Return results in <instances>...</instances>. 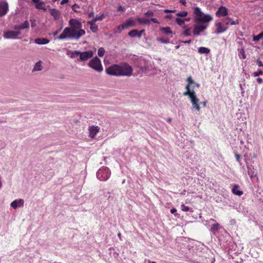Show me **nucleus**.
I'll use <instances>...</instances> for the list:
<instances>
[{
  "instance_id": "obj_1",
  "label": "nucleus",
  "mask_w": 263,
  "mask_h": 263,
  "mask_svg": "<svg viewBox=\"0 0 263 263\" xmlns=\"http://www.w3.org/2000/svg\"><path fill=\"white\" fill-rule=\"evenodd\" d=\"M69 27L64 28L62 33L57 37L59 40L66 39H74L77 41L85 34L82 29V23L77 19L71 18L69 21Z\"/></svg>"
},
{
  "instance_id": "obj_2",
  "label": "nucleus",
  "mask_w": 263,
  "mask_h": 263,
  "mask_svg": "<svg viewBox=\"0 0 263 263\" xmlns=\"http://www.w3.org/2000/svg\"><path fill=\"white\" fill-rule=\"evenodd\" d=\"M194 9L196 22L198 24L195 26L193 34L198 35L201 32L206 28L208 26L206 23L211 21L212 17L209 14L204 15L199 7H194Z\"/></svg>"
},
{
  "instance_id": "obj_3",
  "label": "nucleus",
  "mask_w": 263,
  "mask_h": 263,
  "mask_svg": "<svg viewBox=\"0 0 263 263\" xmlns=\"http://www.w3.org/2000/svg\"><path fill=\"white\" fill-rule=\"evenodd\" d=\"M106 72L108 74L111 76H129L133 72V69L127 64L122 66L113 65L106 68Z\"/></svg>"
},
{
  "instance_id": "obj_4",
  "label": "nucleus",
  "mask_w": 263,
  "mask_h": 263,
  "mask_svg": "<svg viewBox=\"0 0 263 263\" xmlns=\"http://www.w3.org/2000/svg\"><path fill=\"white\" fill-rule=\"evenodd\" d=\"M88 65L89 67L98 72H101L103 71V67L101 60L97 57L91 59L88 62Z\"/></svg>"
},
{
  "instance_id": "obj_5",
  "label": "nucleus",
  "mask_w": 263,
  "mask_h": 263,
  "mask_svg": "<svg viewBox=\"0 0 263 263\" xmlns=\"http://www.w3.org/2000/svg\"><path fill=\"white\" fill-rule=\"evenodd\" d=\"M110 174V171L106 167L100 169L97 172V177L101 181L106 180Z\"/></svg>"
},
{
  "instance_id": "obj_6",
  "label": "nucleus",
  "mask_w": 263,
  "mask_h": 263,
  "mask_svg": "<svg viewBox=\"0 0 263 263\" xmlns=\"http://www.w3.org/2000/svg\"><path fill=\"white\" fill-rule=\"evenodd\" d=\"M191 102L192 104L193 107L197 110H200V106L199 104V99H198L195 91L192 89L191 96L190 98Z\"/></svg>"
},
{
  "instance_id": "obj_7",
  "label": "nucleus",
  "mask_w": 263,
  "mask_h": 263,
  "mask_svg": "<svg viewBox=\"0 0 263 263\" xmlns=\"http://www.w3.org/2000/svg\"><path fill=\"white\" fill-rule=\"evenodd\" d=\"M93 55V52L89 50L85 52H81L80 54V60L81 61H85L88 59L92 58Z\"/></svg>"
},
{
  "instance_id": "obj_8",
  "label": "nucleus",
  "mask_w": 263,
  "mask_h": 263,
  "mask_svg": "<svg viewBox=\"0 0 263 263\" xmlns=\"http://www.w3.org/2000/svg\"><path fill=\"white\" fill-rule=\"evenodd\" d=\"M20 34V31H7L4 32L3 36L5 39H15Z\"/></svg>"
},
{
  "instance_id": "obj_9",
  "label": "nucleus",
  "mask_w": 263,
  "mask_h": 263,
  "mask_svg": "<svg viewBox=\"0 0 263 263\" xmlns=\"http://www.w3.org/2000/svg\"><path fill=\"white\" fill-rule=\"evenodd\" d=\"M100 127L98 126H90L88 127L89 137L91 138L94 139L97 134L100 131Z\"/></svg>"
},
{
  "instance_id": "obj_10",
  "label": "nucleus",
  "mask_w": 263,
  "mask_h": 263,
  "mask_svg": "<svg viewBox=\"0 0 263 263\" xmlns=\"http://www.w3.org/2000/svg\"><path fill=\"white\" fill-rule=\"evenodd\" d=\"M8 10V4L6 2L0 3V16L5 15Z\"/></svg>"
},
{
  "instance_id": "obj_11",
  "label": "nucleus",
  "mask_w": 263,
  "mask_h": 263,
  "mask_svg": "<svg viewBox=\"0 0 263 263\" xmlns=\"http://www.w3.org/2000/svg\"><path fill=\"white\" fill-rule=\"evenodd\" d=\"M48 10L50 11V14L53 17L55 20H58L61 16V12L58 9L50 8L49 6H47Z\"/></svg>"
},
{
  "instance_id": "obj_12",
  "label": "nucleus",
  "mask_w": 263,
  "mask_h": 263,
  "mask_svg": "<svg viewBox=\"0 0 263 263\" xmlns=\"http://www.w3.org/2000/svg\"><path fill=\"white\" fill-rule=\"evenodd\" d=\"M216 14L217 16H224L228 14V9L224 6H220L217 11Z\"/></svg>"
},
{
  "instance_id": "obj_13",
  "label": "nucleus",
  "mask_w": 263,
  "mask_h": 263,
  "mask_svg": "<svg viewBox=\"0 0 263 263\" xmlns=\"http://www.w3.org/2000/svg\"><path fill=\"white\" fill-rule=\"evenodd\" d=\"M29 26V22L27 21H26L22 24L14 26V29L16 31H20L21 29L28 28Z\"/></svg>"
},
{
  "instance_id": "obj_14",
  "label": "nucleus",
  "mask_w": 263,
  "mask_h": 263,
  "mask_svg": "<svg viewBox=\"0 0 263 263\" xmlns=\"http://www.w3.org/2000/svg\"><path fill=\"white\" fill-rule=\"evenodd\" d=\"M24 200L22 199H20L18 200H15L11 202V206L14 209H16L18 206H22L24 204Z\"/></svg>"
},
{
  "instance_id": "obj_15",
  "label": "nucleus",
  "mask_w": 263,
  "mask_h": 263,
  "mask_svg": "<svg viewBox=\"0 0 263 263\" xmlns=\"http://www.w3.org/2000/svg\"><path fill=\"white\" fill-rule=\"evenodd\" d=\"M126 29L128 28L129 27H135L136 26V23L135 21H134L132 18H129L126 21V22L123 23Z\"/></svg>"
},
{
  "instance_id": "obj_16",
  "label": "nucleus",
  "mask_w": 263,
  "mask_h": 263,
  "mask_svg": "<svg viewBox=\"0 0 263 263\" xmlns=\"http://www.w3.org/2000/svg\"><path fill=\"white\" fill-rule=\"evenodd\" d=\"M49 42V41L45 38H37L35 40V43L39 45H45Z\"/></svg>"
},
{
  "instance_id": "obj_17",
  "label": "nucleus",
  "mask_w": 263,
  "mask_h": 263,
  "mask_svg": "<svg viewBox=\"0 0 263 263\" xmlns=\"http://www.w3.org/2000/svg\"><path fill=\"white\" fill-rule=\"evenodd\" d=\"M216 27H217L216 32L217 33H222V32L225 31L226 30V29H227L226 27H224L222 26V24H221V23H217L216 24Z\"/></svg>"
},
{
  "instance_id": "obj_18",
  "label": "nucleus",
  "mask_w": 263,
  "mask_h": 263,
  "mask_svg": "<svg viewBox=\"0 0 263 263\" xmlns=\"http://www.w3.org/2000/svg\"><path fill=\"white\" fill-rule=\"evenodd\" d=\"M43 67L42 66V61H40L35 63L34 66V67L32 69V72L34 71H38L42 70Z\"/></svg>"
},
{
  "instance_id": "obj_19",
  "label": "nucleus",
  "mask_w": 263,
  "mask_h": 263,
  "mask_svg": "<svg viewBox=\"0 0 263 263\" xmlns=\"http://www.w3.org/2000/svg\"><path fill=\"white\" fill-rule=\"evenodd\" d=\"M128 35L132 37H141V34L138 33V31L137 29L129 31L128 33Z\"/></svg>"
},
{
  "instance_id": "obj_20",
  "label": "nucleus",
  "mask_w": 263,
  "mask_h": 263,
  "mask_svg": "<svg viewBox=\"0 0 263 263\" xmlns=\"http://www.w3.org/2000/svg\"><path fill=\"white\" fill-rule=\"evenodd\" d=\"M35 8L37 9H42L44 11H46L48 7H46L44 4V2H41L35 5Z\"/></svg>"
},
{
  "instance_id": "obj_21",
  "label": "nucleus",
  "mask_w": 263,
  "mask_h": 263,
  "mask_svg": "<svg viewBox=\"0 0 263 263\" xmlns=\"http://www.w3.org/2000/svg\"><path fill=\"white\" fill-rule=\"evenodd\" d=\"M198 52L200 54H208L210 52V50L206 47H201L198 48Z\"/></svg>"
},
{
  "instance_id": "obj_22",
  "label": "nucleus",
  "mask_w": 263,
  "mask_h": 263,
  "mask_svg": "<svg viewBox=\"0 0 263 263\" xmlns=\"http://www.w3.org/2000/svg\"><path fill=\"white\" fill-rule=\"evenodd\" d=\"M160 30L165 34H172V31L171 29L169 27H161Z\"/></svg>"
},
{
  "instance_id": "obj_23",
  "label": "nucleus",
  "mask_w": 263,
  "mask_h": 263,
  "mask_svg": "<svg viewBox=\"0 0 263 263\" xmlns=\"http://www.w3.org/2000/svg\"><path fill=\"white\" fill-rule=\"evenodd\" d=\"M238 186L237 185H235L234 187L232 189V192L233 194L237 195L238 196H241L242 195L243 192L241 191L237 190Z\"/></svg>"
},
{
  "instance_id": "obj_24",
  "label": "nucleus",
  "mask_w": 263,
  "mask_h": 263,
  "mask_svg": "<svg viewBox=\"0 0 263 263\" xmlns=\"http://www.w3.org/2000/svg\"><path fill=\"white\" fill-rule=\"evenodd\" d=\"M220 228V226L218 223H215L212 226L210 230L212 232H215L218 231Z\"/></svg>"
},
{
  "instance_id": "obj_25",
  "label": "nucleus",
  "mask_w": 263,
  "mask_h": 263,
  "mask_svg": "<svg viewBox=\"0 0 263 263\" xmlns=\"http://www.w3.org/2000/svg\"><path fill=\"white\" fill-rule=\"evenodd\" d=\"M137 20L140 24H148L150 23V20L147 18H138Z\"/></svg>"
},
{
  "instance_id": "obj_26",
  "label": "nucleus",
  "mask_w": 263,
  "mask_h": 263,
  "mask_svg": "<svg viewBox=\"0 0 263 263\" xmlns=\"http://www.w3.org/2000/svg\"><path fill=\"white\" fill-rule=\"evenodd\" d=\"M80 52H81V51H77V50L71 51L70 57L71 58H74L76 56H78V55L80 56Z\"/></svg>"
},
{
  "instance_id": "obj_27",
  "label": "nucleus",
  "mask_w": 263,
  "mask_h": 263,
  "mask_svg": "<svg viewBox=\"0 0 263 263\" xmlns=\"http://www.w3.org/2000/svg\"><path fill=\"white\" fill-rule=\"evenodd\" d=\"M263 37V31L257 35L253 36L254 41H258L260 39Z\"/></svg>"
},
{
  "instance_id": "obj_28",
  "label": "nucleus",
  "mask_w": 263,
  "mask_h": 263,
  "mask_svg": "<svg viewBox=\"0 0 263 263\" xmlns=\"http://www.w3.org/2000/svg\"><path fill=\"white\" fill-rule=\"evenodd\" d=\"M105 49L103 47H100L98 50V54L99 57H102L104 55Z\"/></svg>"
},
{
  "instance_id": "obj_29",
  "label": "nucleus",
  "mask_w": 263,
  "mask_h": 263,
  "mask_svg": "<svg viewBox=\"0 0 263 263\" xmlns=\"http://www.w3.org/2000/svg\"><path fill=\"white\" fill-rule=\"evenodd\" d=\"M90 29L93 32H97L98 30V26L96 24H91V26H90Z\"/></svg>"
},
{
  "instance_id": "obj_30",
  "label": "nucleus",
  "mask_w": 263,
  "mask_h": 263,
  "mask_svg": "<svg viewBox=\"0 0 263 263\" xmlns=\"http://www.w3.org/2000/svg\"><path fill=\"white\" fill-rule=\"evenodd\" d=\"M176 22L179 25L181 26L184 24L185 20H182L180 18L177 17L176 19Z\"/></svg>"
},
{
  "instance_id": "obj_31",
  "label": "nucleus",
  "mask_w": 263,
  "mask_h": 263,
  "mask_svg": "<svg viewBox=\"0 0 263 263\" xmlns=\"http://www.w3.org/2000/svg\"><path fill=\"white\" fill-rule=\"evenodd\" d=\"M187 15V12L185 11H183L179 12L177 13V15L180 17H184Z\"/></svg>"
},
{
  "instance_id": "obj_32",
  "label": "nucleus",
  "mask_w": 263,
  "mask_h": 263,
  "mask_svg": "<svg viewBox=\"0 0 263 263\" xmlns=\"http://www.w3.org/2000/svg\"><path fill=\"white\" fill-rule=\"evenodd\" d=\"M104 14H101L100 16H97L93 18V22L102 20L104 17Z\"/></svg>"
},
{
  "instance_id": "obj_33",
  "label": "nucleus",
  "mask_w": 263,
  "mask_h": 263,
  "mask_svg": "<svg viewBox=\"0 0 263 263\" xmlns=\"http://www.w3.org/2000/svg\"><path fill=\"white\" fill-rule=\"evenodd\" d=\"M80 8V6L77 4H74L72 6V10L76 12H79V11L77 9L78 8Z\"/></svg>"
},
{
  "instance_id": "obj_34",
  "label": "nucleus",
  "mask_w": 263,
  "mask_h": 263,
  "mask_svg": "<svg viewBox=\"0 0 263 263\" xmlns=\"http://www.w3.org/2000/svg\"><path fill=\"white\" fill-rule=\"evenodd\" d=\"M157 40L162 43L167 44L170 42L168 40L164 39L163 38H158Z\"/></svg>"
},
{
  "instance_id": "obj_35",
  "label": "nucleus",
  "mask_w": 263,
  "mask_h": 263,
  "mask_svg": "<svg viewBox=\"0 0 263 263\" xmlns=\"http://www.w3.org/2000/svg\"><path fill=\"white\" fill-rule=\"evenodd\" d=\"M125 29H126V28H125L124 24L119 26L118 27V32L120 33L122 30Z\"/></svg>"
},
{
  "instance_id": "obj_36",
  "label": "nucleus",
  "mask_w": 263,
  "mask_h": 263,
  "mask_svg": "<svg viewBox=\"0 0 263 263\" xmlns=\"http://www.w3.org/2000/svg\"><path fill=\"white\" fill-rule=\"evenodd\" d=\"M187 81L188 82L187 84H189V85H191L192 84L195 83V82L193 80V79H192L191 77H189L187 78Z\"/></svg>"
},
{
  "instance_id": "obj_37",
  "label": "nucleus",
  "mask_w": 263,
  "mask_h": 263,
  "mask_svg": "<svg viewBox=\"0 0 263 263\" xmlns=\"http://www.w3.org/2000/svg\"><path fill=\"white\" fill-rule=\"evenodd\" d=\"M145 15L146 16H153L154 15V12L151 11V10H149L148 11H147L145 13Z\"/></svg>"
},
{
  "instance_id": "obj_38",
  "label": "nucleus",
  "mask_w": 263,
  "mask_h": 263,
  "mask_svg": "<svg viewBox=\"0 0 263 263\" xmlns=\"http://www.w3.org/2000/svg\"><path fill=\"white\" fill-rule=\"evenodd\" d=\"M262 74V71L260 70H258V71L255 72L253 74H254V77H257L260 75H261Z\"/></svg>"
},
{
  "instance_id": "obj_39",
  "label": "nucleus",
  "mask_w": 263,
  "mask_h": 263,
  "mask_svg": "<svg viewBox=\"0 0 263 263\" xmlns=\"http://www.w3.org/2000/svg\"><path fill=\"white\" fill-rule=\"evenodd\" d=\"M30 22H31V25L32 27H34L35 26H36V21L35 20H34V19L30 20Z\"/></svg>"
},
{
  "instance_id": "obj_40",
  "label": "nucleus",
  "mask_w": 263,
  "mask_h": 263,
  "mask_svg": "<svg viewBox=\"0 0 263 263\" xmlns=\"http://www.w3.org/2000/svg\"><path fill=\"white\" fill-rule=\"evenodd\" d=\"M181 206L182 207V211H185V212H187V211H189L190 208L189 206H186L184 204H182Z\"/></svg>"
},
{
  "instance_id": "obj_41",
  "label": "nucleus",
  "mask_w": 263,
  "mask_h": 263,
  "mask_svg": "<svg viewBox=\"0 0 263 263\" xmlns=\"http://www.w3.org/2000/svg\"><path fill=\"white\" fill-rule=\"evenodd\" d=\"M192 91H186L185 92H183V95L184 96H188L189 97V98H190V96H191V94H192Z\"/></svg>"
},
{
  "instance_id": "obj_42",
  "label": "nucleus",
  "mask_w": 263,
  "mask_h": 263,
  "mask_svg": "<svg viewBox=\"0 0 263 263\" xmlns=\"http://www.w3.org/2000/svg\"><path fill=\"white\" fill-rule=\"evenodd\" d=\"M190 29H186L184 32V34L185 36H189L190 35V33H189Z\"/></svg>"
},
{
  "instance_id": "obj_43",
  "label": "nucleus",
  "mask_w": 263,
  "mask_h": 263,
  "mask_svg": "<svg viewBox=\"0 0 263 263\" xmlns=\"http://www.w3.org/2000/svg\"><path fill=\"white\" fill-rule=\"evenodd\" d=\"M151 21L154 22V23L159 24V22L156 18H152L151 19Z\"/></svg>"
},
{
  "instance_id": "obj_44",
  "label": "nucleus",
  "mask_w": 263,
  "mask_h": 263,
  "mask_svg": "<svg viewBox=\"0 0 263 263\" xmlns=\"http://www.w3.org/2000/svg\"><path fill=\"white\" fill-rule=\"evenodd\" d=\"M256 62H257V64H258V65L259 66H262V67H263V64L262 63V62H261L260 60H257V61H256Z\"/></svg>"
},
{
  "instance_id": "obj_45",
  "label": "nucleus",
  "mask_w": 263,
  "mask_h": 263,
  "mask_svg": "<svg viewBox=\"0 0 263 263\" xmlns=\"http://www.w3.org/2000/svg\"><path fill=\"white\" fill-rule=\"evenodd\" d=\"M235 156L236 157V160L238 162H239V161H240V156L238 154H235Z\"/></svg>"
},
{
  "instance_id": "obj_46",
  "label": "nucleus",
  "mask_w": 263,
  "mask_h": 263,
  "mask_svg": "<svg viewBox=\"0 0 263 263\" xmlns=\"http://www.w3.org/2000/svg\"><path fill=\"white\" fill-rule=\"evenodd\" d=\"M185 88L187 91H192V90L190 89V85L187 84L185 86Z\"/></svg>"
},
{
  "instance_id": "obj_47",
  "label": "nucleus",
  "mask_w": 263,
  "mask_h": 263,
  "mask_svg": "<svg viewBox=\"0 0 263 263\" xmlns=\"http://www.w3.org/2000/svg\"><path fill=\"white\" fill-rule=\"evenodd\" d=\"M256 80H257V82L258 83H259V84H261V83H262L263 82L262 79L261 78H257Z\"/></svg>"
},
{
  "instance_id": "obj_48",
  "label": "nucleus",
  "mask_w": 263,
  "mask_h": 263,
  "mask_svg": "<svg viewBox=\"0 0 263 263\" xmlns=\"http://www.w3.org/2000/svg\"><path fill=\"white\" fill-rule=\"evenodd\" d=\"M32 1L35 5L41 2L40 0H32Z\"/></svg>"
},
{
  "instance_id": "obj_49",
  "label": "nucleus",
  "mask_w": 263,
  "mask_h": 263,
  "mask_svg": "<svg viewBox=\"0 0 263 263\" xmlns=\"http://www.w3.org/2000/svg\"><path fill=\"white\" fill-rule=\"evenodd\" d=\"M230 23L232 25H236L238 24V21H232Z\"/></svg>"
},
{
  "instance_id": "obj_50",
  "label": "nucleus",
  "mask_w": 263,
  "mask_h": 263,
  "mask_svg": "<svg viewBox=\"0 0 263 263\" xmlns=\"http://www.w3.org/2000/svg\"><path fill=\"white\" fill-rule=\"evenodd\" d=\"M93 15H94V13H93V11H91V12H89V13H88V17H93Z\"/></svg>"
},
{
  "instance_id": "obj_51",
  "label": "nucleus",
  "mask_w": 263,
  "mask_h": 263,
  "mask_svg": "<svg viewBox=\"0 0 263 263\" xmlns=\"http://www.w3.org/2000/svg\"><path fill=\"white\" fill-rule=\"evenodd\" d=\"M68 1L69 0H62L61 2V5H64L67 3L68 2Z\"/></svg>"
},
{
  "instance_id": "obj_52",
  "label": "nucleus",
  "mask_w": 263,
  "mask_h": 263,
  "mask_svg": "<svg viewBox=\"0 0 263 263\" xmlns=\"http://www.w3.org/2000/svg\"><path fill=\"white\" fill-rule=\"evenodd\" d=\"M60 31V30H58L54 31V32H53V35L56 36L59 33Z\"/></svg>"
},
{
  "instance_id": "obj_53",
  "label": "nucleus",
  "mask_w": 263,
  "mask_h": 263,
  "mask_svg": "<svg viewBox=\"0 0 263 263\" xmlns=\"http://www.w3.org/2000/svg\"><path fill=\"white\" fill-rule=\"evenodd\" d=\"M95 22H93V20H92V21H88V24H89V25H90V26H91V24H92H92H96L95 23Z\"/></svg>"
},
{
  "instance_id": "obj_54",
  "label": "nucleus",
  "mask_w": 263,
  "mask_h": 263,
  "mask_svg": "<svg viewBox=\"0 0 263 263\" xmlns=\"http://www.w3.org/2000/svg\"><path fill=\"white\" fill-rule=\"evenodd\" d=\"M177 211L176 209L175 208H173L171 210V213L172 214H174Z\"/></svg>"
},
{
  "instance_id": "obj_55",
  "label": "nucleus",
  "mask_w": 263,
  "mask_h": 263,
  "mask_svg": "<svg viewBox=\"0 0 263 263\" xmlns=\"http://www.w3.org/2000/svg\"><path fill=\"white\" fill-rule=\"evenodd\" d=\"M180 3L183 5H185L186 4L185 0H180Z\"/></svg>"
},
{
  "instance_id": "obj_56",
  "label": "nucleus",
  "mask_w": 263,
  "mask_h": 263,
  "mask_svg": "<svg viewBox=\"0 0 263 263\" xmlns=\"http://www.w3.org/2000/svg\"><path fill=\"white\" fill-rule=\"evenodd\" d=\"M206 103H207V102H206V101H203V102L202 103V105L203 106V107H205V106H206Z\"/></svg>"
},
{
  "instance_id": "obj_57",
  "label": "nucleus",
  "mask_w": 263,
  "mask_h": 263,
  "mask_svg": "<svg viewBox=\"0 0 263 263\" xmlns=\"http://www.w3.org/2000/svg\"><path fill=\"white\" fill-rule=\"evenodd\" d=\"M144 31V30H142L140 31H138V33H140L141 34V36H142V33Z\"/></svg>"
},
{
  "instance_id": "obj_58",
  "label": "nucleus",
  "mask_w": 263,
  "mask_h": 263,
  "mask_svg": "<svg viewBox=\"0 0 263 263\" xmlns=\"http://www.w3.org/2000/svg\"><path fill=\"white\" fill-rule=\"evenodd\" d=\"M191 42V40H189V41H183V43H187V44H189Z\"/></svg>"
},
{
  "instance_id": "obj_59",
  "label": "nucleus",
  "mask_w": 263,
  "mask_h": 263,
  "mask_svg": "<svg viewBox=\"0 0 263 263\" xmlns=\"http://www.w3.org/2000/svg\"><path fill=\"white\" fill-rule=\"evenodd\" d=\"M118 236L119 237V238H120V239L121 240V234L120 233H119L118 234Z\"/></svg>"
},
{
  "instance_id": "obj_60",
  "label": "nucleus",
  "mask_w": 263,
  "mask_h": 263,
  "mask_svg": "<svg viewBox=\"0 0 263 263\" xmlns=\"http://www.w3.org/2000/svg\"><path fill=\"white\" fill-rule=\"evenodd\" d=\"M167 121L169 123L172 122V118H170L167 119Z\"/></svg>"
},
{
  "instance_id": "obj_61",
  "label": "nucleus",
  "mask_w": 263,
  "mask_h": 263,
  "mask_svg": "<svg viewBox=\"0 0 263 263\" xmlns=\"http://www.w3.org/2000/svg\"><path fill=\"white\" fill-rule=\"evenodd\" d=\"M194 84L196 85V86L197 87H199L200 86V84H198V83H195Z\"/></svg>"
},
{
  "instance_id": "obj_62",
  "label": "nucleus",
  "mask_w": 263,
  "mask_h": 263,
  "mask_svg": "<svg viewBox=\"0 0 263 263\" xmlns=\"http://www.w3.org/2000/svg\"><path fill=\"white\" fill-rule=\"evenodd\" d=\"M164 11H165V12H172V11H171V10H167H167H165Z\"/></svg>"
},
{
  "instance_id": "obj_63",
  "label": "nucleus",
  "mask_w": 263,
  "mask_h": 263,
  "mask_svg": "<svg viewBox=\"0 0 263 263\" xmlns=\"http://www.w3.org/2000/svg\"><path fill=\"white\" fill-rule=\"evenodd\" d=\"M119 10H123V8L121 6L119 7Z\"/></svg>"
},
{
  "instance_id": "obj_64",
  "label": "nucleus",
  "mask_w": 263,
  "mask_h": 263,
  "mask_svg": "<svg viewBox=\"0 0 263 263\" xmlns=\"http://www.w3.org/2000/svg\"><path fill=\"white\" fill-rule=\"evenodd\" d=\"M190 18H186L185 20H186V21H190Z\"/></svg>"
}]
</instances>
